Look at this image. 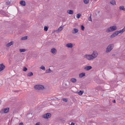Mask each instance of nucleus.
<instances>
[{
  "mask_svg": "<svg viewBox=\"0 0 125 125\" xmlns=\"http://www.w3.org/2000/svg\"><path fill=\"white\" fill-rule=\"evenodd\" d=\"M117 28L116 26H113L108 28L106 30V31L107 33H109L112 32L116 30Z\"/></svg>",
  "mask_w": 125,
  "mask_h": 125,
  "instance_id": "1",
  "label": "nucleus"
},
{
  "mask_svg": "<svg viewBox=\"0 0 125 125\" xmlns=\"http://www.w3.org/2000/svg\"><path fill=\"white\" fill-rule=\"evenodd\" d=\"M114 47V44H113L109 45L107 47L106 52L108 53L110 52L113 49Z\"/></svg>",
  "mask_w": 125,
  "mask_h": 125,
  "instance_id": "2",
  "label": "nucleus"
},
{
  "mask_svg": "<svg viewBox=\"0 0 125 125\" xmlns=\"http://www.w3.org/2000/svg\"><path fill=\"white\" fill-rule=\"evenodd\" d=\"M34 87L36 89L38 90H43L45 89L44 86L41 85H36L34 86Z\"/></svg>",
  "mask_w": 125,
  "mask_h": 125,
  "instance_id": "3",
  "label": "nucleus"
},
{
  "mask_svg": "<svg viewBox=\"0 0 125 125\" xmlns=\"http://www.w3.org/2000/svg\"><path fill=\"white\" fill-rule=\"evenodd\" d=\"M91 55L93 59L97 57L98 55V53L97 51H93V53Z\"/></svg>",
  "mask_w": 125,
  "mask_h": 125,
  "instance_id": "4",
  "label": "nucleus"
},
{
  "mask_svg": "<svg viewBox=\"0 0 125 125\" xmlns=\"http://www.w3.org/2000/svg\"><path fill=\"white\" fill-rule=\"evenodd\" d=\"M51 115L50 113H48L45 114L42 116V117L45 119H48L50 118Z\"/></svg>",
  "mask_w": 125,
  "mask_h": 125,
  "instance_id": "5",
  "label": "nucleus"
},
{
  "mask_svg": "<svg viewBox=\"0 0 125 125\" xmlns=\"http://www.w3.org/2000/svg\"><path fill=\"white\" fill-rule=\"evenodd\" d=\"M85 58L89 60H93L91 54H86L84 56Z\"/></svg>",
  "mask_w": 125,
  "mask_h": 125,
  "instance_id": "6",
  "label": "nucleus"
},
{
  "mask_svg": "<svg viewBox=\"0 0 125 125\" xmlns=\"http://www.w3.org/2000/svg\"><path fill=\"white\" fill-rule=\"evenodd\" d=\"M9 108L7 107L6 108L3 109L2 110L3 111V112H2V113H6L9 112Z\"/></svg>",
  "mask_w": 125,
  "mask_h": 125,
  "instance_id": "7",
  "label": "nucleus"
},
{
  "mask_svg": "<svg viewBox=\"0 0 125 125\" xmlns=\"http://www.w3.org/2000/svg\"><path fill=\"white\" fill-rule=\"evenodd\" d=\"M92 68V67L91 66H87L85 67L84 68V69L86 71H88Z\"/></svg>",
  "mask_w": 125,
  "mask_h": 125,
  "instance_id": "8",
  "label": "nucleus"
},
{
  "mask_svg": "<svg viewBox=\"0 0 125 125\" xmlns=\"http://www.w3.org/2000/svg\"><path fill=\"white\" fill-rule=\"evenodd\" d=\"M51 52L54 54H55L57 52V50L54 48H52L51 49Z\"/></svg>",
  "mask_w": 125,
  "mask_h": 125,
  "instance_id": "9",
  "label": "nucleus"
},
{
  "mask_svg": "<svg viewBox=\"0 0 125 125\" xmlns=\"http://www.w3.org/2000/svg\"><path fill=\"white\" fill-rule=\"evenodd\" d=\"M118 35L116 31L114 33L111 35L110 37L111 38H113L115 37Z\"/></svg>",
  "mask_w": 125,
  "mask_h": 125,
  "instance_id": "10",
  "label": "nucleus"
},
{
  "mask_svg": "<svg viewBox=\"0 0 125 125\" xmlns=\"http://www.w3.org/2000/svg\"><path fill=\"white\" fill-rule=\"evenodd\" d=\"M5 68V66L3 64H0V72L3 70Z\"/></svg>",
  "mask_w": 125,
  "mask_h": 125,
  "instance_id": "11",
  "label": "nucleus"
},
{
  "mask_svg": "<svg viewBox=\"0 0 125 125\" xmlns=\"http://www.w3.org/2000/svg\"><path fill=\"white\" fill-rule=\"evenodd\" d=\"M63 28L62 27L60 26L59 28L58 29L56 30L55 32L56 33L59 32L63 29Z\"/></svg>",
  "mask_w": 125,
  "mask_h": 125,
  "instance_id": "12",
  "label": "nucleus"
},
{
  "mask_svg": "<svg viewBox=\"0 0 125 125\" xmlns=\"http://www.w3.org/2000/svg\"><path fill=\"white\" fill-rule=\"evenodd\" d=\"M85 75V73L83 72L79 74V77L80 78H82Z\"/></svg>",
  "mask_w": 125,
  "mask_h": 125,
  "instance_id": "13",
  "label": "nucleus"
},
{
  "mask_svg": "<svg viewBox=\"0 0 125 125\" xmlns=\"http://www.w3.org/2000/svg\"><path fill=\"white\" fill-rule=\"evenodd\" d=\"M66 46L68 48H72L73 47V44L71 43H68L66 45Z\"/></svg>",
  "mask_w": 125,
  "mask_h": 125,
  "instance_id": "14",
  "label": "nucleus"
},
{
  "mask_svg": "<svg viewBox=\"0 0 125 125\" xmlns=\"http://www.w3.org/2000/svg\"><path fill=\"white\" fill-rule=\"evenodd\" d=\"M78 30L76 28H74L72 31V33L73 34H75L78 32Z\"/></svg>",
  "mask_w": 125,
  "mask_h": 125,
  "instance_id": "15",
  "label": "nucleus"
},
{
  "mask_svg": "<svg viewBox=\"0 0 125 125\" xmlns=\"http://www.w3.org/2000/svg\"><path fill=\"white\" fill-rule=\"evenodd\" d=\"M13 43V42L12 41L11 42L9 43H8V44H6V46L7 47H9L10 46H11V45H12Z\"/></svg>",
  "mask_w": 125,
  "mask_h": 125,
  "instance_id": "16",
  "label": "nucleus"
},
{
  "mask_svg": "<svg viewBox=\"0 0 125 125\" xmlns=\"http://www.w3.org/2000/svg\"><path fill=\"white\" fill-rule=\"evenodd\" d=\"M70 81L73 83H75L77 81V79L75 78H72L71 79Z\"/></svg>",
  "mask_w": 125,
  "mask_h": 125,
  "instance_id": "17",
  "label": "nucleus"
},
{
  "mask_svg": "<svg viewBox=\"0 0 125 125\" xmlns=\"http://www.w3.org/2000/svg\"><path fill=\"white\" fill-rule=\"evenodd\" d=\"M20 4L21 5L25 6V2L24 1L22 0L20 1Z\"/></svg>",
  "mask_w": 125,
  "mask_h": 125,
  "instance_id": "18",
  "label": "nucleus"
},
{
  "mask_svg": "<svg viewBox=\"0 0 125 125\" xmlns=\"http://www.w3.org/2000/svg\"><path fill=\"white\" fill-rule=\"evenodd\" d=\"M67 13L69 14H72L73 13V10H68L67 11Z\"/></svg>",
  "mask_w": 125,
  "mask_h": 125,
  "instance_id": "19",
  "label": "nucleus"
},
{
  "mask_svg": "<svg viewBox=\"0 0 125 125\" xmlns=\"http://www.w3.org/2000/svg\"><path fill=\"white\" fill-rule=\"evenodd\" d=\"M119 9L120 10L125 11V8H124V6H120Z\"/></svg>",
  "mask_w": 125,
  "mask_h": 125,
  "instance_id": "20",
  "label": "nucleus"
},
{
  "mask_svg": "<svg viewBox=\"0 0 125 125\" xmlns=\"http://www.w3.org/2000/svg\"><path fill=\"white\" fill-rule=\"evenodd\" d=\"M33 74L32 72H30L27 74V76L29 77H30L33 75Z\"/></svg>",
  "mask_w": 125,
  "mask_h": 125,
  "instance_id": "21",
  "label": "nucleus"
},
{
  "mask_svg": "<svg viewBox=\"0 0 125 125\" xmlns=\"http://www.w3.org/2000/svg\"><path fill=\"white\" fill-rule=\"evenodd\" d=\"M110 3L113 5H115L116 4L115 1L114 0H112L110 2Z\"/></svg>",
  "mask_w": 125,
  "mask_h": 125,
  "instance_id": "22",
  "label": "nucleus"
},
{
  "mask_svg": "<svg viewBox=\"0 0 125 125\" xmlns=\"http://www.w3.org/2000/svg\"><path fill=\"white\" fill-rule=\"evenodd\" d=\"M52 71V70L49 68L48 70H47L46 71L45 73H50Z\"/></svg>",
  "mask_w": 125,
  "mask_h": 125,
  "instance_id": "23",
  "label": "nucleus"
},
{
  "mask_svg": "<svg viewBox=\"0 0 125 125\" xmlns=\"http://www.w3.org/2000/svg\"><path fill=\"white\" fill-rule=\"evenodd\" d=\"M118 35L119 34V33H122L123 32V31H122V30H121L118 31H116Z\"/></svg>",
  "mask_w": 125,
  "mask_h": 125,
  "instance_id": "24",
  "label": "nucleus"
},
{
  "mask_svg": "<svg viewBox=\"0 0 125 125\" xmlns=\"http://www.w3.org/2000/svg\"><path fill=\"white\" fill-rule=\"evenodd\" d=\"M81 16V14L80 13H79L76 15V17L77 18H79Z\"/></svg>",
  "mask_w": 125,
  "mask_h": 125,
  "instance_id": "25",
  "label": "nucleus"
},
{
  "mask_svg": "<svg viewBox=\"0 0 125 125\" xmlns=\"http://www.w3.org/2000/svg\"><path fill=\"white\" fill-rule=\"evenodd\" d=\"M27 37L26 36H25L21 38V40H26L27 39Z\"/></svg>",
  "mask_w": 125,
  "mask_h": 125,
  "instance_id": "26",
  "label": "nucleus"
},
{
  "mask_svg": "<svg viewBox=\"0 0 125 125\" xmlns=\"http://www.w3.org/2000/svg\"><path fill=\"white\" fill-rule=\"evenodd\" d=\"M20 51L21 52H24L26 51V50L25 49H20Z\"/></svg>",
  "mask_w": 125,
  "mask_h": 125,
  "instance_id": "27",
  "label": "nucleus"
},
{
  "mask_svg": "<svg viewBox=\"0 0 125 125\" xmlns=\"http://www.w3.org/2000/svg\"><path fill=\"white\" fill-rule=\"evenodd\" d=\"M40 68L44 71H45V67L43 65L42 66L40 67Z\"/></svg>",
  "mask_w": 125,
  "mask_h": 125,
  "instance_id": "28",
  "label": "nucleus"
},
{
  "mask_svg": "<svg viewBox=\"0 0 125 125\" xmlns=\"http://www.w3.org/2000/svg\"><path fill=\"white\" fill-rule=\"evenodd\" d=\"M89 0H84V2L85 4H87L89 3Z\"/></svg>",
  "mask_w": 125,
  "mask_h": 125,
  "instance_id": "29",
  "label": "nucleus"
},
{
  "mask_svg": "<svg viewBox=\"0 0 125 125\" xmlns=\"http://www.w3.org/2000/svg\"><path fill=\"white\" fill-rule=\"evenodd\" d=\"M83 94V92L82 91H80L79 92H78V94L79 95H81Z\"/></svg>",
  "mask_w": 125,
  "mask_h": 125,
  "instance_id": "30",
  "label": "nucleus"
},
{
  "mask_svg": "<svg viewBox=\"0 0 125 125\" xmlns=\"http://www.w3.org/2000/svg\"><path fill=\"white\" fill-rule=\"evenodd\" d=\"M48 28L46 26H45L44 27V31H46L48 30Z\"/></svg>",
  "mask_w": 125,
  "mask_h": 125,
  "instance_id": "31",
  "label": "nucleus"
},
{
  "mask_svg": "<svg viewBox=\"0 0 125 125\" xmlns=\"http://www.w3.org/2000/svg\"><path fill=\"white\" fill-rule=\"evenodd\" d=\"M27 68L26 67H24L23 68V70L24 71L26 72L27 71Z\"/></svg>",
  "mask_w": 125,
  "mask_h": 125,
  "instance_id": "32",
  "label": "nucleus"
},
{
  "mask_svg": "<svg viewBox=\"0 0 125 125\" xmlns=\"http://www.w3.org/2000/svg\"><path fill=\"white\" fill-rule=\"evenodd\" d=\"M81 30L83 31L84 30V26L83 25H82L81 26Z\"/></svg>",
  "mask_w": 125,
  "mask_h": 125,
  "instance_id": "33",
  "label": "nucleus"
},
{
  "mask_svg": "<svg viewBox=\"0 0 125 125\" xmlns=\"http://www.w3.org/2000/svg\"><path fill=\"white\" fill-rule=\"evenodd\" d=\"M10 3V2L9 1H7L6 2V4L7 5H9Z\"/></svg>",
  "mask_w": 125,
  "mask_h": 125,
  "instance_id": "34",
  "label": "nucleus"
},
{
  "mask_svg": "<svg viewBox=\"0 0 125 125\" xmlns=\"http://www.w3.org/2000/svg\"><path fill=\"white\" fill-rule=\"evenodd\" d=\"M62 100L63 101L65 102H67V100L65 98H63L62 99Z\"/></svg>",
  "mask_w": 125,
  "mask_h": 125,
  "instance_id": "35",
  "label": "nucleus"
},
{
  "mask_svg": "<svg viewBox=\"0 0 125 125\" xmlns=\"http://www.w3.org/2000/svg\"><path fill=\"white\" fill-rule=\"evenodd\" d=\"M88 20L89 21H92V19H91V15H90V16L88 18Z\"/></svg>",
  "mask_w": 125,
  "mask_h": 125,
  "instance_id": "36",
  "label": "nucleus"
},
{
  "mask_svg": "<svg viewBox=\"0 0 125 125\" xmlns=\"http://www.w3.org/2000/svg\"><path fill=\"white\" fill-rule=\"evenodd\" d=\"M35 125H42L41 124L40 122H38L36 123Z\"/></svg>",
  "mask_w": 125,
  "mask_h": 125,
  "instance_id": "37",
  "label": "nucleus"
},
{
  "mask_svg": "<svg viewBox=\"0 0 125 125\" xmlns=\"http://www.w3.org/2000/svg\"><path fill=\"white\" fill-rule=\"evenodd\" d=\"M122 30V31H123V32L125 31V27H124L123 29Z\"/></svg>",
  "mask_w": 125,
  "mask_h": 125,
  "instance_id": "38",
  "label": "nucleus"
},
{
  "mask_svg": "<svg viewBox=\"0 0 125 125\" xmlns=\"http://www.w3.org/2000/svg\"><path fill=\"white\" fill-rule=\"evenodd\" d=\"M19 125H23L22 123H21L19 124Z\"/></svg>",
  "mask_w": 125,
  "mask_h": 125,
  "instance_id": "39",
  "label": "nucleus"
},
{
  "mask_svg": "<svg viewBox=\"0 0 125 125\" xmlns=\"http://www.w3.org/2000/svg\"><path fill=\"white\" fill-rule=\"evenodd\" d=\"M75 123H72L71 124V125H74Z\"/></svg>",
  "mask_w": 125,
  "mask_h": 125,
  "instance_id": "40",
  "label": "nucleus"
},
{
  "mask_svg": "<svg viewBox=\"0 0 125 125\" xmlns=\"http://www.w3.org/2000/svg\"><path fill=\"white\" fill-rule=\"evenodd\" d=\"M113 102L114 103H115V100H114L113 101Z\"/></svg>",
  "mask_w": 125,
  "mask_h": 125,
  "instance_id": "41",
  "label": "nucleus"
},
{
  "mask_svg": "<svg viewBox=\"0 0 125 125\" xmlns=\"http://www.w3.org/2000/svg\"><path fill=\"white\" fill-rule=\"evenodd\" d=\"M65 85H66V84H65Z\"/></svg>",
  "mask_w": 125,
  "mask_h": 125,
  "instance_id": "42",
  "label": "nucleus"
}]
</instances>
